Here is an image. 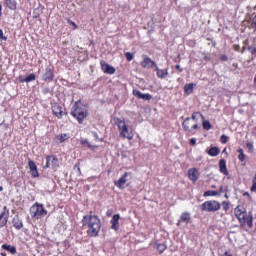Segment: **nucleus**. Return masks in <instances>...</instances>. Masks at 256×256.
Returning <instances> with one entry per match:
<instances>
[{
  "label": "nucleus",
  "mask_w": 256,
  "mask_h": 256,
  "mask_svg": "<svg viewBox=\"0 0 256 256\" xmlns=\"http://www.w3.org/2000/svg\"><path fill=\"white\" fill-rule=\"evenodd\" d=\"M83 225H87V233L90 237H97L101 231V220L97 216H84Z\"/></svg>",
  "instance_id": "1"
},
{
  "label": "nucleus",
  "mask_w": 256,
  "mask_h": 256,
  "mask_svg": "<svg viewBox=\"0 0 256 256\" xmlns=\"http://www.w3.org/2000/svg\"><path fill=\"white\" fill-rule=\"evenodd\" d=\"M71 115L78 119L79 123H83V119L87 117V105L81 103V101L75 102Z\"/></svg>",
  "instance_id": "2"
},
{
  "label": "nucleus",
  "mask_w": 256,
  "mask_h": 256,
  "mask_svg": "<svg viewBox=\"0 0 256 256\" xmlns=\"http://www.w3.org/2000/svg\"><path fill=\"white\" fill-rule=\"evenodd\" d=\"M114 123L116 126H118L121 137L124 139H129V141L133 139V131L129 130L125 120H122L121 118H114Z\"/></svg>",
  "instance_id": "3"
},
{
  "label": "nucleus",
  "mask_w": 256,
  "mask_h": 256,
  "mask_svg": "<svg viewBox=\"0 0 256 256\" xmlns=\"http://www.w3.org/2000/svg\"><path fill=\"white\" fill-rule=\"evenodd\" d=\"M31 217H36L39 219L40 217H45L47 215V210L43 207V204L36 203L30 208Z\"/></svg>",
  "instance_id": "4"
},
{
  "label": "nucleus",
  "mask_w": 256,
  "mask_h": 256,
  "mask_svg": "<svg viewBox=\"0 0 256 256\" xmlns=\"http://www.w3.org/2000/svg\"><path fill=\"white\" fill-rule=\"evenodd\" d=\"M221 209V204L215 200L206 201L201 205V211L213 213Z\"/></svg>",
  "instance_id": "5"
},
{
  "label": "nucleus",
  "mask_w": 256,
  "mask_h": 256,
  "mask_svg": "<svg viewBox=\"0 0 256 256\" xmlns=\"http://www.w3.org/2000/svg\"><path fill=\"white\" fill-rule=\"evenodd\" d=\"M240 223H247L248 227H253V216H247L246 212H240V215L237 216Z\"/></svg>",
  "instance_id": "6"
},
{
  "label": "nucleus",
  "mask_w": 256,
  "mask_h": 256,
  "mask_svg": "<svg viewBox=\"0 0 256 256\" xmlns=\"http://www.w3.org/2000/svg\"><path fill=\"white\" fill-rule=\"evenodd\" d=\"M129 177H131V174L129 173H124L123 176L114 182V185H116V187H119V189H125V185H127V181H129Z\"/></svg>",
  "instance_id": "7"
},
{
  "label": "nucleus",
  "mask_w": 256,
  "mask_h": 256,
  "mask_svg": "<svg viewBox=\"0 0 256 256\" xmlns=\"http://www.w3.org/2000/svg\"><path fill=\"white\" fill-rule=\"evenodd\" d=\"M57 163H59V159H57V157L47 156L46 157V165L44 166V169H48V167L55 169L57 167Z\"/></svg>",
  "instance_id": "8"
},
{
  "label": "nucleus",
  "mask_w": 256,
  "mask_h": 256,
  "mask_svg": "<svg viewBox=\"0 0 256 256\" xmlns=\"http://www.w3.org/2000/svg\"><path fill=\"white\" fill-rule=\"evenodd\" d=\"M101 65V69L104 73H107L108 75H114L115 71H117L115 69V67L107 64L105 61H101L100 62Z\"/></svg>",
  "instance_id": "9"
},
{
  "label": "nucleus",
  "mask_w": 256,
  "mask_h": 256,
  "mask_svg": "<svg viewBox=\"0 0 256 256\" xmlns=\"http://www.w3.org/2000/svg\"><path fill=\"white\" fill-rule=\"evenodd\" d=\"M141 67H143L144 69H150V67L156 68L157 64L155 63V61L151 60V58L146 56L141 62Z\"/></svg>",
  "instance_id": "10"
},
{
  "label": "nucleus",
  "mask_w": 256,
  "mask_h": 256,
  "mask_svg": "<svg viewBox=\"0 0 256 256\" xmlns=\"http://www.w3.org/2000/svg\"><path fill=\"white\" fill-rule=\"evenodd\" d=\"M188 177L191 179V181H197L199 179V171L197 168H192L188 170Z\"/></svg>",
  "instance_id": "11"
},
{
  "label": "nucleus",
  "mask_w": 256,
  "mask_h": 256,
  "mask_svg": "<svg viewBox=\"0 0 256 256\" xmlns=\"http://www.w3.org/2000/svg\"><path fill=\"white\" fill-rule=\"evenodd\" d=\"M43 79L44 81H53V66H49L46 68Z\"/></svg>",
  "instance_id": "12"
},
{
  "label": "nucleus",
  "mask_w": 256,
  "mask_h": 256,
  "mask_svg": "<svg viewBox=\"0 0 256 256\" xmlns=\"http://www.w3.org/2000/svg\"><path fill=\"white\" fill-rule=\"evenodd\" d=\"M52 111L54 115L58 117V119H61V117H63V108L61 106L54 104L52 106Z\"/></svg>",
  "instance_id": "13"
},
{
  "label": "nucleus",
  "mask_w": 256,
  "mask_h": 256,
  "mask_svg": "<svg viewBox=\"0 0 256 256\" xmlns=\"http://www.w3.org/2000/svg\"><path fill=\"white\" fill-rule=\"evenodd\" d=\"M29 169L31 171L32 177H39V172L37 171V165L33 162V160H30L28 162Z\"/></svg>",
  "instance_id": "14"
},
{
  "label": "nucleus",
  "mask_w": 256,
  "mask_h": 256,
  "mask_svg": "<svg viewBox=\"0 0 256 256\" xmlns=\"http://www.w3.org/2000/svg\"><path fill=\"white\" fill-rule=\"evenodd\" d=\"M119 219H121V216H119V214H115L112 217L111 223L112 229H114V231H119Z\"/></svg>",
  "instance_id": "15"
},
{
  "label": "nucleus",
  "mask_w": 256,
  "mask_h": 256,
  "mask_svg": "<svg viewBox=\"0 0 256 256\" xmlns=\"http://www.w3.org/2000/svg\"><path fill=\"white\" fill-rule=\"evenodd\" d=\"M7 225V211L4 209L0 210V227Z\"/></svg>",
  "instance_id": "16"
},
{
  "label": "nucleus",
  "mask_w": 256,
  "mask_h": 256,
  "mask_svg": "<svg viewBox=\"0 0 256 256\" xmlns=\"http://www.w3.org/2000/svg\"><path fill=\"white\" fill-rule=\"evenodd\" d=\"M155 69L157 71V77H159V79H166V77L169 75V71L167 69L161 70L157 66L155 67Z\"/></svg>",
  "instance_id": "17"
},
{
  "label": "nucleus",
  "mask_w": 256,
  "mask_h": 256,
  "mask_svg": "<svg viewBox=\"0 0 256 256\" xmlns=\"http://www.w3.org/2000/svg\"><path fill=\"white\" fill-rule=\"evenodd\" d=\"M185 131H192L193 129V121H191V118H186L182 124Z\"/></svg>",
  "instance_id": "18"
},
{
  "label": "nucleus",
  "mask_w": 256,
  "mask_h": 256,
  "mask_svg": "<svg viewBox=\"0 0 256 256\" xmlns=\"http://www.w3.org/2000/svg\"><path fill=\"white\" fill-rule=\"evenodd\" d=\"M219 169L223 173V175H229V171L227 170V164L224 159H221L219 162Z\"/></svg>",
  "instance_id": "19"
},
{
  "label": "nucleus",
  "mask_w": 256,
  "mask_h": 256,
  "mask_svg": "<svg viewBox=\"0 0 256 256\" xmlns=\"http://www.w3.org/2000/svg\"><path fill=\"white\" fill-rule=\"evenodd\" d=\"M67 139H69V134H59L56 136V143H64V141H67Z\"/></svg>",
  "instance_id": "20"
},
{
  "label": "nucleus",
  "mask_w": 256,
  "mask_h": 256,
  "mask_svg": "<svg viewBox=\"0 0 256 256\" xmlns=\"http://www.w3.org/2000/svg\"><path fill=\"white\" fill-rule=\"evenodd\" d=\"M181 221H185L186 223H189L191 221V215L189 213H183L181 215L180 221L177 223V226L181 225Z\"/></svg>",
  "instance_id": "21"
},
{
  "label": "nucleus",
  "mask_w": 256,
  "mask_h": 256,
  "mask_svg": "<svg viewBox=\"0 0 256 256\" xmlns=\"http://www.w3.org/2000/svg\"><path fill=\"white\" fill-rule=\"evenodd\" d=\"M5 3L7 7H9V9H11L12 11H15V9H17V2H15V0H5Z\"/></svg>",
  "instance_id": "22"
},
{
  "label": "nucleus",
  "mask_w": 256,
  "mask_h": 256,
  "mask_svg": "<svg viewBox=\"0 0 256 256\" xmlns=\"http://www.w3.org/2000/svg\"><path fill=\"white\" fill-rule=\"evenodd\" d=\"M220 152L221 150L219 149V147H212L209 149L208 155H210L211 157H217V154Z\"/></svg>",
  "instance_id": "23"
},
{
  "label": "nucleus",
  "mask_w": 256,
  "mask_h": 256,
  "mask_svg": "<svg viewBox=\"0 0 256 256\" xmlns=\"http://www.w3.org/2000/svg\"><path fill=\"white\" fill-rule=\"evenodd\" d=\"M2 249H5V251H9V253H12V254L17 253V249L15 248V246H10V245H7V244H3Z\"/></svg>",
  "instance_id": "24"
},
{
  "label": "nucleus",
  "mask_w": 256,
  "mask_h": 256,
  "mask_svg": "<svg viewBox=\"0 0 256 256\" xmlns=\"http://www.w3.org/2000/svg\"><path fill=\"white\" fill-rule=\"evenodd\" d=\"M153 247L159 251V253H163L165 249H167V246L165 244H159V243H154Z\"/></svg>",
  "instance_id": "25"
},
{
  "label": "nucleus",
  "mask_w": 256,
  "mask_h": 256,
  "mask_svg": "<svg viewBox=\"0 0 256 256\" xmlns=\"http://www.w3.org/2000/svg\"><path fill=\"white\" fill-rule=\"evenodd\" d=\"M193 87H194V84L191 83V84H186L184 86V92L186 93V95H190V93H193Z\"/></svg>",
  "instance_id": "26"
},
{
  "label": "nucleus",
  "mask_w": 256,
  "mask_h": 256,
  "mask_svg": "<svg viewBox=\"0 0 256 256\" xmlns=\"http://www.w3.org/2000/svg\"><path fill=\"white\" fill-rule=\"evenodd\" d=\"M13 223H14V227H16V229H21L23 227V222L20 221L18 217L13 219Z\"/></svg>",
  "instance_id": "27"
},
{
  "label": "nucleus",
  "mask_w": 256,
  "mask_h": 256,
  "mask_svg": "<svg viewBox=\"0 0 256 256\" xmlns=\"http://www.w3.org/2000/svg\"><path fill=\"white\" fill-rule=\"evenodd\" d=\"M204 195L206 197H215V196L219 195V191H206L204 193Z\"/></svg>",
  "instance_id": "28"
},
{
  "label": "nucleus",
  "mask_w": 256,
  "mask_h": 256,
  "mask_svg": "<svg viewBox=\"0 0 256 256\" xmlns=\"http://www.w3.org/2000/svg\"><path fill=\"white\" fill-rule=\"evenodd\" d=\"M31 15H32L33 19H37V17H39V15H41V9H39V8L34 9V11L31 12Z\"/></svg>",
  "instance_id": "29"
},
{
  "label": "nucleus",
  "mask_w": 256,
  "mask_h": 256,
  "mask_svg": "<svg viewBox=\"0 0 256 256\" xmlns=\"http://www.w3.org/2000/svg\"><path fill=\"white\" fill-rule=\"evenodd\" d=\"M203 129H205L206 131H209V129H211V122H209V120H203Z\"/></svg>",
  "instance_id": "30"
},
{
  "label": "nucleus",
  "mask_w": 256,
  "mask_h": 256,
  "mask_svg": "<svg viewBox=\"0 0 256 256\" xmlns=\"http://www.w3.org/2000/svg\"><path fill=\"white\" fill-rule=\"evenodd\" d=\"M198 116L201 117V119H203V121L205 120V116H203V114H201L200 112H194V113L192 114V119H193V121H195Z\"/></svg>",
  "instance_id": "31"
},
{
  "label": "nucleus",
  "mask_w": 256,
  "mask_h": 256,
  "mask_svg": "<svg viewBox=\"0 0 256 256\" xmlns=\"http://www.w3.org/2000/svg\"><path fill=\"white\" fill-rule=\"evenodd\" d=\"M140 99H143V101H151V99H153V96H151L150 94H142L140 96Z\"/></svg>",
  "instance_id": "32"
},
{
  "label": "nucleus",
  "mask_w": 256,
  "mask_h": 256,
  "mask_svg": "<svg viewBox=\"0 0 256 256\" xmlns=\"http://www.w3.org/2000/svg\"><path fill=\"white\" fill-rule=\"evenodd\" d=\"M24 81H25L26 83H29V82H31V81H35V74H30V75H28V76L24 79Z\"/></svg>",
  "instance_id": "33"
},
{
  "label": "nucleus",
  "mask_w": 256,
  "mask_h": 256,
  "mask_svg": "<svg viewBox=\"0 0 256 256\" xmlns=\"http://www.w3.org/2000/svg\"><path fill=\"white\" fill-rule=\"evenodd\" d=\"M238 153H239V156H238L239 161H245V154L243 153V149L240 148L238 150Z\"/></svg>",
  "instance_id": "34"
},
{
  "label": "nucleus",
  "mask_w": 256,
  "mask_h": 256,
  "mask_svg": "<svg viewBox=\"0 0 256 256\" xmlns=\"http://www.w3.org/2000/svg\"><path fill=\"white\" fill-rule=\"evenodd\" d=\"M125 57H126L127 61H133V57H135V54H133L131 52H126Z\"/></svg>",
  "instance_id": "35"
},
{
  "label": "nucleus",
  "mask_w": 256,
  "mask_h": 256,
  "mask_svg": "<svg viewBox=\"0 0 256 256\" xmlns=\"http://www.w3.org/2000/svg\"><path fill=\"white\" fill-rule=\"evenodd\" d=\"M143 93H141V91H139V90H133V95L135 96V97H137L138 99H141V95H142Z\"/></svg>",
  "instance_id": "36"
},
{
  "label": "nucleus",
  "mask_w": 256,
  "mask_h": 256,
  "mask_svg": "<svg viewBox=\"0 0 256 256\" xmlns=\"http://www.w3.org/2000/svg\"><path fill=\"white\" fill-rule=\"evenodd\" d=\"M229 140V137H227V135L223 134L220 138L221 143H227V141Z\"/></svg>",
  "instance_id": "37"
},
{
  "label": "nucleus",
  "mask_w": 256,
  "mask_h": 256,
  "mask_svg": "<svg viewBox=\"0 0 256 256\" xmlns=\"http://www.w3.org/2000/svg\"><path fill=\"white\" fill-rule=\"evenodd\" d=\"M246 145H247V148L249 149V151H253V143L248 142Z\"/></svg>",
  "instance_id": "38"
},
{
  "label": "nucleus",
  "mask_w": 256,
  "mask_h": 256,
  "mask_svg": "<svg viewBox=\"0 0 256 256\" xmlns=\"http://www.w3.org/2000/svg\"><path fill=\"white\" fill-rule=\"evenodd\" d=\"M0 39H4V41H7V37L3 36V30H0Z\"/></svg>",
  "instance_id": "39"
},
{
  "label": "nucleus",
  "mask_w": 256,
  "mask_h": 256,
  "mask_svg": "<svg viewBox=\"0 0 256 256\" xmlns=\"http://www.w3.org/2000/svg\"><path fill=\"white\" fill-rule=\"evenodd\" d=\"M175 69H177L178 71H180V73H183V68H181V66L179 64H177L175 66Z\"/></svg>",
  "instance_id": "40"
},
{
  "label": "nucleus",
  "mask_w": 256,
  "mask_h": 256,
  "mask_svg": "<svg viewBox=\"0 0 256 256\" xmlns=\"http://www.w3.org/2000/svg\"><path fill=\"white\" fill-rule=\"evenodd\" d=\"M196 143H197V140H195V138H192L190 140V145H196Z\"/></svg>",
  "instance_id": "41"
},
{
  "label": "nucleus",
  "mask_w": 256,
  "mask_h": 256,
  "mask_svg": "<svg viewBox=\"0 0 256 256\" xmlns=\"http://www.w3.org/2000/svg\"><path fill=\"white\" fill-rule=\"evenodd\" d=\"M241 214V210H239V209H235V215H236V217H239V215Z\"/></svg>",
  "instance_id": "42"
},
{
  "label": "nucleus",
  "mask_w": 256,
  "mask_h": 256,
  "mask_svg": "<svg viewBox=\"0 0 256 256\" xmlns=\"http://www.w3.org/2000/svg\"><path fill=\"white\" fill-rule=\"evenodd\" d=\"M221 59H222V61H227V56L222 55V56H221Z\"/></svg>",
  "instance_id": "43"
},
{
  "label": "nucleus",
  "mask_w": 256,
  "mask_h": 256,
  "mask_svg": "<svg viewBox=\"0 0 256 256\" xmlns=\"http://www.w3.org/2000/svg\"><path fill=\"white\" fill-rule=\"evenodd\" d=\"M192 129H199V126L197 124L195 125L192 124Z\"/></svg>",
  "instance_id": "44"
},
{
  "label": "nucleus",
  "mask_w": 256,
  "mask_h": 256,
  "mask_svg": "<svg viewBox=\"0 0 256 256\" xmlns=\"http://www.w3.org/2000/svg\"><path fill=\"white\" fill-rule=\"evenodd\" d=\"M71 25H73V27H74L75 29H77V24H75L74 22H71Z\"/></svg>",
  "instance_id": "45"
},
{
  "label": "nucleus",
  "mask_w": 256,
  "mask_h": 256,
  "mask_svg": "<svg viewBox=\"0 0 256 256\" xmlns=\"http://www.w3.org/2000/svg\"><path fill=\"white\" fill-rule=\"evenodd\" d=\"M235 51H239V45L234 46Z\"/></svg>",
  "instance_id": "46"
},
{
  "label": "nucleus",
  "mask_w": 256,
  "mask_h": 256,
  "mask_svg": "<svg viewBox=\"0 0 256 256\" xmlns=\"http://www.w3.org/2000/svg\"><path fill=\"white\" fill-rule=\"evenodd\" d=\"M224 209H225V211H227V209H229V206L225 205Z\"/></svg>",
  "instance_id": "47"
},
{
  "label": "nucleus",
  "mask_w": 256,
  "mask_h": 256,
  "mask_svg": "<svg viewBox=\"0 0 256 256\" xmlns=\"http://www.w3.org/2000/svg\"><path fill=\"white\" fill-rule=\"evenodd\" d=\"M254 24H255V30L254 31H256V16H255Z\"/></svg>",
  "instance_id": "48"
},
{
  "label": "nucleus",
  "mask_w": 256,
  "mask_h": 256,
  "mask_svg": "<svg viewBox=\"0 0 256 256\" xmlns=\"http://www.w3.org/2000/svg\"><path fill=\"white\" fill-rule=\"evenodd\" d=\"M1 11H2V6H1V4H0V17H1Z\"/></svg>",
  "instance_id": "49"
},
{
  "label": "nucleus",
  "mask_w": 256,
  "mask_h": 256,
  "mask_svg": "<svg viewBox=\"0 0 256 256\" xmlns=\"http://www.w3.org/2000/svg\"><path fill=\"white\" fill-rule=\"evenodd\" d=\"M224 255L228 256V255H229V252H225Z\"/></svg>",
  "instance_id": "50"
},
{
  "label": "nucleus",
  "mask_w": 256,
  "mask_h": 256,
  "mask_svg": "<svg viewBox=\"0 0 256 256\" xmlns=\"http://www.w3.org/2000/svg\"><path fill=\"white\" fill-rule=\"evenodd\" d=\"M2 256H7L5 253H1Z\"/></svg>",
  "instance_id": "51"
},
{
  "label": "nucleus",
  "mask_w": 256,
  "mask_h": 256,
  "mask_svg": "<svg viewBox=\"0 0 256 256\" xmlns=\"http://www.w3.org/2000/svg\"><path fill=\"white\" fill-rule=\"evenodd\" d=\"M0 191H3V187H0Z\"/></svg>",
  "instance_id": "52"
},
{
  "label": "nucleus",
  "mask_w": 256,
  "mask_h": 256,
  "mask_svg": "<svg viewBox=\"0 0 256 256\" xmlns=\"http://www.w3.org/2000/svg\"><path fill=\"white\" fill-rule=\"evenodd\" d=\"M254 53H256V48L254 49Z\"/></svg>",
  "instance_id": "53"
},
{
  "label": "nucleus",
  "mask_w": 256,
  "mask_h": 256,
  "mask_svg": "<svg viewBox=\"0 0 256 256\" xmlns=\"http://www.w3.org/2000/svg\"><path fill=\"white\" fill-rule=\"evenodd\" d=\"M108 215H111V212H108Z\"/></svg>",
  "instance_id": "54"
},
{
  "label": "nucleus",
  "mask_w": 256,
  "mask_h": 256,
  "mask_svg": "<svg viewBox=\"0 0 256 256\" xmlns=\"http://www.w3.org/2000/svg\"><path fill=\"white\" fill-rule=\"evenodd\" d=\"M228 256H233V255L229 254Z\"/></svg>",
  "instance_id": "55"
}]
</instances>
